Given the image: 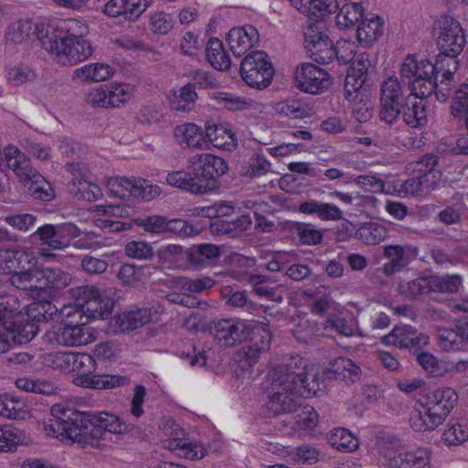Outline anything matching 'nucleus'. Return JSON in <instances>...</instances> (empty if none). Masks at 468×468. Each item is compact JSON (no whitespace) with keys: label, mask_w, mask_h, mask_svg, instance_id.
I'll use <instances>...</instances> for the list:
<instances>
[{"label":"nucleus","mask_w":468,"mask_h":468,"mask_svg":"<svg viewBox=\"0 0 468 468\" xmlns=\"http://www.w3.org/2000/svg\"><path fill=\"white\" fill-rule=\"evenodd\" d=\"M87 27L76 19L61 20L56 24H36L33 34L41 46L54 54L63 65L77 64L92 54V47L82 37Z\"/></svg>","instance_id":"nucleus-1"},{"label":"nucleus","mask_w":468,"mask_h":468,"mask_svg":"<svg viewBox=\"0 0 468 468\" xmlns=\"http://www.w3.org/2000/svg\"><path fill=\"white\" fill-rule=\"evenodd\" d=\"M51 413L56 419V423L61 425V433L73 442L82 445L102 439L106 431L122 433L124 427L119 417L108 412L94 414L55 405L51 409Z\"/></svg>","instance_id":"nucleus-2"},{"label":"nucleus","mask_w":468,"mask_h":468,"mask_svg":"<svg viewBox=\"0 0 468 468\" xmlns=\"http://www.w3.org/2000/svg\"><path fill=\"white\" fill-rule=\"evenodd\" d=\"M268 400L265 403L268 417L294 413L301 407L295 392L294 376L286 375V366H278L269 372Z\"/></svg>","instance_id":"nucleus-3"},{"label":"nucleus","mask_w":468,"mask_h":468,"mask_svg":"<svg viewBox=\"0 0 468 468\" xmlns=\"http://www.w3.org/2000/svg\"><path fill=\"white\" fill-rule=\"evenodd\" d=\"M458 395L453 388H438L426 396L423 410L411 418L416 430L432 431L441 425L457 404Z\"/></svg>","instance_id":"nucleus-4"},{"label":"nucleus","mask_w":468,"mask_h":468,"mask_svg":"<svg viewBox=\"0 0 468 468\" xmlns=\"http://www.w3.org/2000/svg\"><path fill=\"white\" fill-rule=\"evenodd\" d=\"M434 35L440 50L438 58L444 59L445 64L452 62V69L456 70L459 66L457 58L466 44L464 30L460 22L452 16H441L435 20Z\"/></svg>","instance_id":"nucleus-5"},{"label":"nucleus","mask_w":468,"mask_h":468,"mask_svg":"<svg viewBox=\"0 0 468 468\" xmlns=\"http://www.w3.org/2000/svg\"><path fill=\"white\" fill-rule=\"evenodd\" d=\"M410 98V93H405L403 85L397 77L384 80L380 88V120L388 124L396 122L400 116L401 109L407 106V101Z\"/></svg>","instance_id":"nucleus-6"},{"label":"nucleus","mask_w":468,"mask_h":468,"mask_svg":"<svg viewBox=\"0 0 468 468\" xmlns=\"http://www.w3.org/2000/svg\"><path fill=\"white\" fill-rule=\"evenodd\" d=\"M239 72L242 80L250 87L267 88L273 78L274 69L269 56L262 50L252 51L241 61Z\"/></svg>","instance_id":"nucleus-7"},{"label":"nucleus","mask_w":468,"mask_h":468,"mask_svg":"<svg viewBox=\"0 0 468 468\" xmlns=\"http://www.w3.org/2000/svg\"><path fill=\"white\" fill-rule=\"evenodd\" d=\"M107 186L115 197H124L131 196L141 198L143 201H150L158 197L161 188L142 177H115L108 180Z\"/></svg>","instance_id":"nucleus-8"},{"label":"nucleus","mask_w":468,"mask_h":468,"mask_svg":"<svg viewBox=\"0 0 468 468\" xmlns=\"http://www.w3.org/2000/svg\"><path fill=\"white\" fill-rule=\"evenodd\" d=\"M46 341L64 346H84L93 341L94 336L85 323L68 324L61 319L59 324L48 331L45 335Z\"/></svg>","instance_id":"nucleus-9"},{"label":"nucleus","mask_w":468,"mask_h":468,"mask_svg":"<svg viewBox=\"0 0 468 468\" xmlns=\"http://www.w3.org/2000/svg\"><path fill=\"white\" fill-rule=\"evenodd\" d=\"M252 337L249 341H245L241 348L236 355V361L239 363L242 370H248L255 365L261 354L267 352L271 346V333L262 327H252Z\"/></svg>","instance_id":"nucleus-10"},{"label":"nucleus","mask_w":468,"mask_h":468,"mask_svg":"<svg viewBox=\"0 0 468 468\" xmlns=\"http://www.w3.org/2000/svg\"><path fill=\"white\" fill-rule=\"evenodd\" d=\"M305 48L319 64H329L337 55L332 40L317 25L311 24L304 31Z\"/></svg>","instance_id":"nucleus-11"},{"label":"nucleus","mask_w":468,"mask_h":468,"mask_svg":"<svg viewBox=\"0 0 468 468\" xmlns=\"http://www.w3.org/2000/svg\"><path fill=\"white\" fill-rule=\"evenodd\" d=\"M295 87L306 93L319 94L331 85L329 74L312 63H302L295 69Z\"/></svg>","instance_id":"nucleus-12"},{"label":"nucleus","mask_w":468,"mask_h":468,"mask_svg":"<svg viewBox=\"0 0 468 468\" xmlns=\"http://www.w3.org/2000/svg\"><path fill=\"white\" fill-rule=\"evenodd\" d=\"M418 255L419 248L411 244L386 246L383 256L388 259V262L383 265L382 271L390 277L404 270Z\"/></svg>","instance_id":"nucleus-13"},{"label":"nucleus","mask_w":468,"mask_h":468,"mask_svg":"<svg viewBox=\"0 0 468 468\" xmlns=\"http://www.w3.org/2000/svg\"><path fill=\"white\" fill-rule=\"evenodd\" d=\"M77 230L72 224H45L39 227L33 236L38 237L41 245H46L51 250H60L69 246L70 239L77 235Z\"/></svg>","instance_id":"nucleus-14"},{"label":"nucleus","mask_w":468,"mask_h":468,"mask_svg":"<svg viewBox=\"0 0 468 468\" xmlns=\"http://www.w3.org/2000/svg\"><path fill=\"white\" fill-rule=\"evenodd\" d=\"M386 345H392L399 348L417 351L429 344V336L418 333L410 325L396 326L389 334L382 337Z\"/></svg>","instance_id":"nucleus-15"},{"label":"nucleus","mask_w":468,"mask_h":468,"mask_svg":"<svg viewBox=\"0 0 468 468\" xmlns=\"http://www.w3.org/2000/svg\"><path fill=\"white\" fill-rule=\"evenodd\" d=\"M53 367L74 371L80 378L85 379L95 371L96 364L93 357L88 354L57 353L52 359ZM84 380L83 382H85Z\"/></svg>","instance_id":"nucleus-16"},{"label":"nucleus","mask_w":468,"mask_h":468,"mask_svg":"<svg viewBox=\"0 0 468 468\" xmlns=\"http://www.w3.org/2000/svg\"><path fill=\"white\" fill-rule=\"evenodd\" d=\"M252 327L243 321L219 320L214 322V336L223 341L227 346H235L238 342L247 340Z\"/></svg>","instance_id":"nucleus-17"},{"label":"nucleus","mask_w":468,"mask_h":468,"mask_svg":"<svg viewBox=\"0 0 468 468\" xmlns=\"http://www.w3.org/2000/svg\"><path fill=\"white\" fill-rule=\"evenodd\" d=\"M153 0H110L103 12L110 17H120L126 22L136 21Z\"/></svg>","instance_id":"nucleus-18"},{"label":"nucleus","mask_w":468,"mask_h":468,"mask_svg":"<svg viewBox=\"0 0 468 468\" xmlns=\"http://www.w3.org/2000/svg\"><path fill=\"white\" fill-rule=\"evenodd\" d=\"M38 289L48 295H57L67 288L71 281V275L58 268L42 267L38 272Z\"/></svg>","instance_id":"nucleus-19"},{"label":"nucleus","mask_w":468,"mask_h":468,"mask_svg":"<svg viewBox=\"0 0 468 468\" xmlns=\"http://www.w3.org/2000/svg\"><path fill=\"white\" fill-rule=\"evenodd\" d=\"M227 40L233 54L241 57L259 42L260 36L253 26L246 25L231 28Z\"/></svg>","instance_id":"nucleus-20"},{"label":"nucleus","mask_w":468,"mask_h":468,"mask_svg":"<svg viewBox=\"0 0 468 468\" xmlns=\"http://www.w3.org/2000/svg\"><path fill=\"white\" fill-rule=\"evenodd\" d=\"M330 366L323 372L324 379L342 380L347 385L356 383L360 379V367L347 357H338L331 362Z\"/></svg>","instance_id":"nucleus-21"},{"label":"nucleus","mask_w":468,"mask_h":468,"mask_svg":"<svg viewBox=\"0 0 468 468\" xmlns=\"http://www.w3.org/2000/svg\"><path fill=\"white\" fill-rule=\"evenodd\" d=\"M290 2L301 13L316 22L324 21L339 8L336 0H290Z\"/></svg>","instance_id":"nucleus-22"},{"label":"nucleus","mask_w":468,"mask_h":468,"mask_svg":"<svg viewBox=\"0 0 468 468\" xmlns=\"http://www.w3.org/2000/svg\"><path fill=\"white\" fill-rule=\"evenodd\" d=\"M384 20L375 14H367L356 28L357 40L365 48L371 47L383 34Z\"/></svg>","instance_id":"nucleus-23"},{"label":"nucleus","mask_w":468,"mask_h":468,"mask_svg":"<svg viewBox=\"0 0 468 468\" xmlns=\"http://www.w3.org/2000/svg\"><path fill=\"white\" fill-rule=\"evenodd\" d=\"M4 154L7 166L15 172L20 183L28 180L37 171L32 167L30 159L14 145L5 147Z\"/></svg>","instance_id":"nucleus-24"},{"label":"nucleus","mask_w":468,"mask_h":468,"mask_svg":"<svg viewBox=\"0 0 468 468\" xmlns=\"http://www.w3.org/2000/svg\"><path fill=\"white\" fill-rule=\"evenodd\" d=\"M35 257L26 250H0V274H11L33 263Z\"/></svg>","instance_id":"nucleus-25"},{"label":"nucleus","mask_w":468,"mask_h":468,"mask_svg":"<svg viewBox=\"0 0 468 468\" xmlns=\"http://www.w3.org/2000/svg\"><path fill=\"white\" fill-rule=\"evenodd\" d=\"M21 304L17 297L7 295L0 299V331L7 332L23 318Z\"/></svg>","instance_id":"nucleus-26"},{"label":"nucleus","mask_w":468,"mask_h":468,"mask_svg":"<svg viewBox=\"0 0 468 468\" xmlns=\"http://www.w3.org/2000/svg\"><path fill=\"white\" fill-rule=\"evenodd\" d=\"M276 113L290 119H303L314 113V105L303 99L288 98L275 103Z\"/></svg>","instance_id":"nucleus-27"},{"label":"nucleus","mask_w":468,"mask_h":468,"mask_svg":"<svg viewBox=\"0 0 468 468\" xmlns=\"http://www.w3.org/2000/svg\"><path fill=\"white\" fill-rule=\"evenodd\" d=\"M431 452L427 449L399 452L390 458L389 468H429Z\"/></svg>","instance_id":"nucleus-28"},{"label":"nucleus","mask_w":468,"mask_h":468,"mask_svg":"<svg viewBox=\"0 0 468 468\" xmlns=\"http://www.w3.org/2000/svg\"><path fill=\"white\" fill-rule=\"evenodd\" d=\"M175 137L180 145L186 144L188 148L205 149L207 147V141L203 131L194 123H185L176 126Z\"/></svg>","instance_id":"nucleus-29"},{"label":"nucleus","mask_w":468,"mask_h":468,"mask_svg":"<svg viewBox=\"0 0 468 468\" xmlns=\"http://www.w3.org/2000/svg\"><path fill=\"white\" fill-rule=\"evenodd\" d=\"M187 261L196 268L207 265L211 261L220 257V250L217 245L202 243L194 245L186 250Z\"/></svg>","instance_id":"nucleus-30"},{"label":"nucleus","mask_w":468,"mask_h":468,"mask_svg":"<svg viewBox=\"0 0 468 468\" xmlns=\"http://www.w3.org/2000/svg\"><path fill=\"white\" fill-rule=\"evenodd\" d=\"M299 211L303 214H316L323 221L340 220L344 218L343 211L335 205L309 200L300 204Z\"/></svg>","instance_id":"nucleus-31"},{"label":"nucleus","mask_w":468,"mask_h":468,"mask_svg":"<svg viewBox=\"0 0 468 468\" xmlns=\"http://www.w3.org/2000/svg\"><path fill=\"white\" fill-rule=\"evenodd\" d=\"M166 182L169 186L177 187L186 192L194 195H203L202 184L193 170L186 172L184 170L173 171L167 174Z\"/></svg>","instance_id":"nucleus-32"},{"label":"nucleus","mask_w":468,"mask_h":468,"mask_svg":"<svg viewBox=\"0 0 468 468\" xmlns=\"http://www.w3.org/2000/svg\"><path fill=\"white\" fill-rule=\"evenodd\" d=\"M22 184L26 188V192L35 199L48 202L55 197V192L51 185L37 171L32 174L28 180L26 179Z\"/></svg>","instance_id":"nucleus-33"},{"label":"nucleus","mask_w":468,"mask_h":468,"mask_svg":"<svg viewBox=\"0 0 468 468\" xmlns=\"http://www.w3.org/2000/svg\"><path fill=\"white\" fill-rule=\"evenodd\" d=\"M401 109L400 115L402 116L403 122L410 127L415 129H420L427 125L428 117L426 104L423 101H414L411 99L408 100L407 106Z\"/></svg>","instance_id":"nucleus-34"},{"label":"nucleus","mask_w":468,"mask_h":468,"mask_svg":"<svg viewBox=\"0 0 468 468\" xmlns=\"http://www.w3.org/2000/svg\"><path fill=\"white\" fill-rule=\"evenodd\" d=\"M113 74L111 66L104 63L88 64L73 71L72 78L81 81H104Z\"/></svg>","instance_id":"nucleus-35"},{"label":"nucleus","mask_w":468,"mask_h":468,"mask_svg":"<svg viewBox=\"0 0 468 468\" xmlns=\"http://www.w3.org/2000/svg\"><path fill=\"white\" fill-rule=\"evenodd\" d=\"M38 326L34 321H30L23 314L22 321L16 323L14 328L6 332L11 345H23L30 342L37 334Z\"/></svg>","instance_id":"nucleus-36"},{"label":"nucleus","mask_w":468,"mask_h":468,"mask_svg":"<svg viewBox=\"0 0 468 468\" xmlns=\"http://www.w3.org/2000/svg\"><path fill=\"white\" fill-rule=\"evenodd\" d=\"M286 366V375L294 376L295 378L293 382H295V392L297 396H312L315 395L317 390L319 389V382L318 376L316 374H307L305 372H295L292 370V367L291 365Z\"/></svg>","instance_id":"nucleus-37"},{"label":"nucleus","mask_w":468,"mask_h":468,"mask_svg":"<svg viewBox=\"0 0 468 468\" xmlns=\"http://www.w3.org/2000/svg\"><path fill=\"white\" fill-rule=\"evenodd\" d=\"M286 366V375L294 376L295 378L293 382H295V392L297 396H312L315 395L317 390L319 389V382L318 376L316 374H307L305 372H295L292 370V367L291 365Z\"/></svg>","instance_id":"nucleus-38"},{"label":"nucleus","mask_w":468,"mask_h":468,"mask_svg":"<svg viewBox=\"0 0 468 468\" xmlns=\"http://www.w3.org/2000/svg\"><path fill=\"white\" fill-rule=\"evenodd\" d=\"M193 165L199 164L198 166L194 167V171L202 184V189L204 194L209 193L215 189H218L219 183L218 181V176H216L214 168L207 161L198 160V154L194 155L191 158Z\"/></svg>","instance_id":"nucleus-39"},{"label":"nucleus","mask_w":468,"mask_h":468,"mask_svg":"<svg viewBox=\"0 0 468 468\" xmlns=\"http://www.w3.org/2000/svg\"><path fill=\"white\" fill-rule=\"evenodd\" d=\"M152 314L150 308H136L120 315L116 324L122 331H133L150 323Z\"/></svg>","instance_id":"nucleus-40"},{"label":"nucleus","mask_w":468,"mask_h":468,"mask_svg":"<svg viewBox=\"0 0 468 468\" xmlns=\"http://www.w3.org/2000/svg\"><path fill=\"white\" fill-rule=\"evenodd\" d=\"M206 57L210 65L218 70L229 69L231 62L229 53L224 49L222 42L211 37L206 47Z\"/></svg>","instance_id":"nucleus-41"},{"label":"nucleus","mask_w":468,"mask_h":468,"mask_svg":"<svg viewBox=\"0 0 468 468\" xmlns=\"http://www.w3.org/2000/svg\"><path fill=\"white\" fill-rule=\"evenodd\" d=\"M109 299H104L102 293L100 299L94 298L85 303H80L79 309L76 314H80V319L86 318L85 324L92 319H104L110 314L109 312Z\"/></svg>","instance_id":"nucleus-42"},{"label":"nucleus","mask_w":468,"mask_h":468,"mask_svg":"<svg viewBox=\"0 0 468 468\" xmlns=\"http://www.w3.org/2000/svg\"><path fill=\"white\" fill-rule=\"evenodd\" d=\"M366 16L365 8L360 3H346L336 16L337 25L340 28L346 29L359 24Z\"/></svg>","instance_id":"nucleus-43"},{"label":"nucleus","mask_w":468,"mask_h":468,"mask_svg":"<svg viewBox=\"0 0 468 468\" xmlns=\"http://www.w3.org/2000/svg\"><path fill=\"white\" fill-rule=\"evenodd\" d=\"M165 443L168 450L171 452H178L177 453L179 455L183 454L189 460L202 459L207 452L202 445L193 444L182 438L170 439Z\"/></svg>","instance_id":"nucleus-44"},{"label":"nucleus","mask_w":468,"mask_h":468,"mask_svg":"<svg viewBox=\"0 0 468 468\" xmlns=\"http://www.w3.org/2000/svg\"><path fill=\"white\" fill-rule=\"evenodd\" d=\"M437 339L444 351L458 350L465 339V326H457V330L446 327L439 328Z\"/></svg>","instance_id":"nucleus-45"},{"label":"nucleus","mask_w":468,"mask_h":468,"mask_svg":"<svg viewBox=\"0 0 468 468\" xmlns=\"http://www.w3.org/2000/svg\"><path fill=\"white\" fill-rule=\"evenodd\" d=\"M68 187L69 192L78 199L94 201L101 196V188L97 185L82 177H78V183L75 180L69 181Z\"/></svg>","instance_id":"nucleus-46"},{"label":"nucleus","mask_w":468,"mask_h":468,"mask_svg":"<svg viewBox=\"0 0 468 468\" xmlns=\"http://www.w3.org/2000/svg\"><path fill=\"white\" fill-rule=\"evenodd\" d=\"M292 230L303 245L314 246L323 241V231L311 223L293 222Z\"/></svg>","instance_id":"nucleus-47"},{"label":"nucleus","mask_w":468,"mask_h":468,"mask_svg":"<svg viewBox=\"0 0 468 468\" xmlns=\"http://www.w3.org/2000/svg\"><path fill=\"white\" fill-rule=\"evenodd\" d=\"M35 261L33 263H28L27 268L20 269L17 272L11 275V283L18 289L28 290L32 287L38 288V272L39 268H34Z\"/></svg>","instance_id":"nucleus-48"},{"label":"nucleus","mask_w":468,"mask_h":468,"mask_svg":"<svg viewBox=\"0 0 468 468\" xmlns=\"http://www.w3.org/2000/svg\"><path fill=\"white\" fill-rule=\"evenodd\" d=\"M131 379L126 376L120 375H94L87 378L82 385L97 389H110L117 387H123L130 384Z\"/></svg>","instance_id":"nucleus-49"},{"label":"nucleus","mask_w":468,"mask_h":468,"mask_svg":"<svg viewBox=\"0 0 468 468\" xmlns=\"http://www.w3.org/2000/svg\"><path fill=\"white\" fill-rule=\"evenodd\" d=\"M356 235L364 243L375 245L385 239L388 230L378 222H367L356 230Z\"/></svg>","instance_id":"nucleus-50"},{"label":"nucleus","mask_w":468,"mask_h":468,"mask_svg":"<svg viewBox=\"0 0 468 468\" xmlns=\"http://www.w3.org/2000/svg\"><path fill=\"white\" fill-rule=\"evenodd\" d=\"M328 441L333 447L345 452H353L358 446L357 439L345 428L331 431L328 434Z\"/></svg>","instance_id":"nucleus-51"},{"label":"nucleus","mask_w":468,"mask_h":468,"mask_svg":"<svg viewBox=\"0 0 468 468\" xmlns=\"http://www.w3.org/2000/svg\"><path fill=\"white\" fill-rule=\"evenodd\" d=\"M400 446L399 440L391 433L380 431L376 436V447L380 455L386 460L390 467V458L397 455V450Z\"/></svg>","instance_id":"nucleus-52"},{"label":"nucleus","mask_w":468,"mask_h":468,"mask_svg":"<svg viewBox=\"0 0 468 468\" xmlns=\"http://www.w3.org/2000/svg\"><path fill=\"white\" fill-rule=\"evenodd\" d=\"M197 98L196 86L193 83H187L180 90V94L175 96L170 101L171 109L177 112H188L191 104Z\"/></svg>","instance_id":"nucleus-53"},{"label":"nucleus","mask_w":468,"mask_h":468,"mask_svg":"<svg viewBox=\"0 0 468 468\" xmlns=\"http://www.w3.org/2000/svg\"><path fill=\"white\" fill-rule=\"evenodd\" d=\"M428 278L430 292L453 293L459 290L461 284V277L458 275L445 277L428 276Z\"/></svg>","instance_id":"nucleus-54"},{"label":"nucleus","mask_w":468,"mask_h":468,"mask_svg":"<svg viewBox=\"0 0 468 468\" xmlns=\"http://www.w3.org/2000/svg\"><path fill=\"white\" fill-rule=\"evenodd\" d=\"M437 75L433 78L426 80H413L408 82L410 97L413 96L415 99H423L430 97L437 88Z\"/></svg>","instance_id":"nucleus-55"},{"label":"nucleus","mask_w":468,"mask_h":468,"mask_svg":"<svg viewBox=\"0 0 468 468\" xmlns=\"http://www.w3.org/2000/svg\"><path fill=\"white\" fill-rule=\"evenodd\" d=\"M250 282L252 283L253 291L257 295L266 297L275 303L282 302L283 296L278 288L266 284V276L252 275Z\"/></svg>","instance_id":"nucleus-56"},{"label":"nucleus","mask_w":468,"mask_h":468,"mask_svg":"<svg viewBox=\"0 0 468 468\" xmlns=\"http://www.w3.org/2000/svg\"><path fill=\"white\" fill-rule=\"evenodd\" d=\"M429 278L420 277L404 284H399V292L409 300H415L418 296L429 293Z\"/></svg>","instance_id":"nucleus-57"},{"label":"nucleus","mask_w":468,"mask_h":468,"mask_svg":"<svg viewBox=\"0 0 468 468\" xmlns=\"http://www.w3.org/2000/svg\"><path fill=\"white\" fill-rule=\"evenodd\" d=\"M135 225L144 229V230L150 234L161 235L165 233L166 217L162 215H150L144 218H138L134 219Z\"/></svg>","instance_id":"nucleus-58"},{"label":"nucleus","mask_w":468,"mask_h":468,"mask_svg":"<svg viewBox=\"0 0 468 468\" xmlns=\"http://www.w3.org/2000/svg\"><path fill=\"white\" fill-rule=\"evenodd\" d=\"M446 69L444 59L437 57L435 64L431 63L428 59L417 60V70L413 80H426L433 78Z\"/></svg>","instance_id":"nucleus-59"},{"label":"nucleus","mask_w":468,"mask_h":468,"mask_svg":"<svg viewBox=\"0 0 468 468\" xmlns=\"http://www.w3.org/2000/svg\"><path fill=\"white\" fill-rule=\"evenodd\" d=\"M442 440L447 445H459L468 440V422L452 424L442 433Z\"/></svg>","instance_id":"nucleus-60"},{"label":"nucleus","mask_w":468,"mask_h":468,"mask_svg":"<svg viewBox=\"0 0 468 468\" xmlns=\"http://www.w3.org/2000/svg\"><path fill=\"white\" fill-rule=\"evenodd\" d=\"M133 88L129 84H118L107 88L109 108L123 106L132 98Z\"/></svg>","instance_id":"nucleus-61"},{"label":"nucleus","mask_w":468,"mask_h":468,"mask_svg":"<svg viewBox=\"0 0 468 468\" xmlns=\"http://www.w3.org/2000/svg\"><path fill=\"white\" fill-rule=\"evenodd\" d=\"M447 69L441 72V82L440 84L437 83V88L434 90L436 99L441 102L446 101L452 96V87L455 70L452 69V67H450L449 63H447Z\"/></svg>","instance_id":"nucleus-62"},{"label":"nucleus","mask_w":468,"mask_h":468,"mask_svg":"<svg viewBox=\"0 0 468 468\" xmlns=\"http://www.w3.org/2000/svg\"><path fill=\"white\" fill-rule=\"evenodd\" d=\"M295 413V423L300 429L313 430L318 423V414L310 405L300 407Z\"/></svg>","instance_id":"nucleus-63"},{"label":"nucleus","mask_w":468,"mask_h":468,"mask_svg":"<svg viewBox=\"0 0 468 468\" xmlns=\"http://www.w3.org/2000/svg\"><path fill=\"white\" fill-rule=\"evenodd\" d=\"M417 361L431 378L442 376L446 371L445 367L441 365L438 359L431 353H420L417 356Z\"/></svg>","instance_id":"nucleus-64"}]
</instances>
